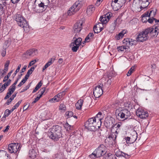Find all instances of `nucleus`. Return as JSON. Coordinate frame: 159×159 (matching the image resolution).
Listing matches in <instances>:
<instances>
[{
	"label": "nucleus",
	"instance_id": "1",
	"mask_svg": "<svg viewBox=\"0 0 159 159\" xmlns=\"http://www.w3.org/2000/svg\"><path fill=\"white\" fill-rule=\"evenodd\" d=\"M159 33V24H156L154 29L149 27L145 29L139 33L137 36V40L140 42H143L147 40L149 38V35L151 37H157Z\"/></svg>",
	"mask_w": 159,
	"mask_h": 159
},
{
	"label": "nucleus",
	"instance_id": "2",
	"mask_svg": "<svg viewBox=\"0 0 159 159\" xmlns=\"http://www.w3.org/2000/svg\"><path fill=\"white\" fill-rule=\"evenodd\" d=\"M112 106L113 107L116 109L115 111V114L118 120H124L130 116V111L126 108L119 107L118 103H115Z\"/></svg>",
	"mask_w": 159,
	"mask_h": 159
},
{
	"label": "nucleus",
	"instance_id": "3",
	"mask_svg": "<svg viewBox=\"0 0 159 159\" xmlns=\"http://www.w3.org/2000/svg\"><path fill=\"white\" fill-rule=\"evenodd\" d=\"M61 127L58 125L53 126L48 132V135L55 141H57L62 135Z\"/></svg>",
	"mask_w": 159,
	"mask_h": 159
},
{
	"label": "nucleus",
	"instance_id": "4",
	"mask_svg": "<svg viewBox=\"0 0 159 159\" xmlns=\"http://www.w3.org/2000/svg\"><path fill=\"white\" fill-rule=\"evenodd\" d=\"M14 18L16 21L17 25L20 27L23 28L25 31H29L30 29L29 24L21 15L16 14L14 15Z\"/></svg>",
	"mask_w": 159,
	"mask_h": 159
},
{
	"label": "nucleus",
	"instance_id": "5",
	"mask_svg": "<svg viewBox=\"0 0 159 159\" xmlns=\"http://www.w3.org/2000/svg\"><path fill=\"white\" fill-rule=\"evenodd\" d=\"M101 122H97L95 118L92 117L89 119L85 124V128L90 131H95L101 126Z\"/></svg>",
	"mask_w": 159,
	"mask_h": 159
},
{
	"label": "nucleus",
	"instance_id": "6",
	"mask_svg": "<svg viewBox=\"0 0 159 159\" xmlns=\"http://www.w3.org/2000/svg\"><path fill=\"white\" fill-rule=\"evenodd\" d=\"M105 80L104 78H102L101 79V81L100 80L98 82V85L95 87L93 90V94L94 96L96 98L100 97L102 94L103 91L105 90L104 85L102 83H101V82H102Z\"/></svg>",
	"mask_w": 159,
	"mask_h": 159
},
{
	"label": "nucleus",
	"instance_id": "7",
	"mask_svg": "<svg viewBox=\"0 0 159 159\" xmlns=\"http://www.w3.org/2000/svg\"><path fill=\"white\" fill-rule=\"evenodd\" d=\"M82 6V0H78L69 8L68 11L69 16L75 14L80 9Z\"/></svg>",
	"mask_w": 159,
	"mask_h": 159
},
{
	"label": "nucleus",
	"instance_id": "8",
	"mask_svg": "<svg viewBox=\"0 0 159 159\" xmlns=\"http://www.w3.org/2000/svg\"><path fill=\"white\" fill-rule=\"evenodd\" d=\"M106 146L104 145L101 144L94 150V153H96L98 157L103 155L105 156L107 153L106 151Z\"/></svg>",
	"mask_w": 159,
	"mask_h": 159
},
{
	"label": "nucleus",
	"instance_id": "9",
	"mask_svg": "<svg viewBox=\"0 0 159 159\" xmlns=\"http://www.w3.org/2000/svg\"><path fill=\"white\" fill-rule=\"evenodd\" d=\"M49 0H35L34 3L39 4L43 11H45L47 8L49 4Z\"/></svg>",
	"mask_w": 159,
	"mask_h": 159
},
{
	"label": "nucleus",
	"instance_id": "10",
	"mask_svg": "<svg viewBox=\"0 0 159 159\" xmlns=\"http://www.w3.org/2000/svg\"><path fill=\"white\" fill-rule=\"evenodd\" d=\"M82 22L81 21L77 22L74 25L73 32L76 34H79L82 29Z\"/></svg>",
	"mask_w": 159,
	"mask_h": 159
},
{
	"label": "nucleus",
	"instance_id": "11",
	"mask_svg": "<svg viewBox=\"0 0 159 159\" xmlns=\"http://www.w3.org/2000/svg\"><path fill=\"white\" fill-rule=\"evenodd\" d=\"M125 2V0H112V2L111 3V6L113 7V8H115V7L117 6V5H118V7L115 8V10H116L120 8L123 5V4Z\"/></svg>",
	"mask_w": 159,
	"mask_h": 159
},
{
	"label": "nucleus",
	"instance_id": "12",
	"mask_svg": "<svg viewBox=\"0 0 159 159\" xmlns=\"http://www.w3.org/2000/svg\"><path fill=\"white\" fill-rule=\"evenodd\" d=\"M137 116L141 119H145L148 116V112L142 108H139L136 110Z\"/></svg>",
	"mask_w": 159,
	"mask_h": 159
},
{
	"label": "nucleus",
	"instance_id": "13",
	"mask_svg": "<svg viewBox=\"0 0 159 159\" xmlns=\"http://www.w3.org/2000/svg\"><path fill=\"white\" fill-rule=\"evenodd\" d=\"M20 146L17 143H11L8 145V150L10 153H15L18 151Z\"/></svg>",
	"mask_w": 159,
	"mask_h": 159
},
{
	"label": "nucleus",
	"instance_id": "14",
	"mask_svg": "<svg viewBox=\"0 0 159 159\" xmlns=\"http://www.w3.org/2000/svg\"><path fill=\"white\" fill-rule=\"evenodd\" d=\"M79 34H76L73 39V41L70 44L71 46L77 45L80 46L81 45L82 39L80 37H79L80 36Z\"/></svg>",
	"mask_w": 159,
	"mask_h": 159
},
{
	"label": "nucleus",
	"instance_id": "15",
	"mask_svg": "<svg viewBox=\"0 0 159 159\" xmlns=\"http://www.w3.org/2000/svg\"><path fill=\"white\" fill-rule=\"evenodd\" d=\"M137 39V38H136ZM138 41L137 39L134 40L131 39L126 38L123 41V43H125L128 46H132L133 45H135Z\"/></svg>",
	"mask_w": 159,
	"mask_h": 159
},
{
	"label": "nucleus",
	"instance_id": "16",
	"mask_svg": "<svg viewBox=\"0 0 159 159\" xmlns=\"http://www.w3.org/2000/svg\"><path fill=\"white\" fill-rule=\"evenodd\" d=\"M115 155L117 157H123L126 159H128L129 158L130 156L129 155L120 151L118 149L115 150Z\"/></svg>",
	"mask_w": 159,
	"mask_h": 159
},
{
	"label": "nucleus",
	"instance_id": "17",
	"mask_svg": "<svg viewBox=\"0 0 159 159\" xmlns=\"http://www.w3.org/2000/svg\"><path fill=\"white\" fill-rule=\"evenodd\" d=\"M103 25L101 23H98L96 25L94 26L93 31L95 33H98L103 29Z\"/></svg>",
	"mask_w": 159,
	"mask_h": 159
},
{
	"label": "nucleus",
	"instance_id": "18",
	"mask_svg": "<svg viewBox=\"0 0 159 159\" xmlns=\"http://www.w3.org/2000/svg\"><path fill=\"white\" fill-rule=\"evenodd\" d=\"M39 4L36 3L34 4L32 6V9L33 11L36 13H40L43 12V11Z\"/></svg>",
	"mask_w": 159,
	"mask_h": 159
},
{
	"label": "nucleus",
	"instance_id": "19",
	"mask_svg": "<svg viewBox=\"0 0 159 159\" xmlns=\"http://www.w3.org/2000/svg\"><path fill=\"white\" fill-rule=\"evenodd\" d=\"M111 134L109 135V136H110V137H111L114 141H116V139L118 132L117 131V129L116 130H115V128H112L111 129Z\"/></svg>",
	"mask_w": 159,
	"mask_h": 159
},
{
	"label": "nucleus",
	"instance_id": "20",
	"mask_svg": "<svg viewBox=\"0 0 159 159\" xmlns=\"http://www.w3.org/2000/svg\"><path fill=\"white\" fill-rule=\"evenodd\" d=\"M105 143H106V145H114L116 143V141H114L113 139L111 137H110L109 136L105 139Z\"/></svg>",
	"mask_w": 159,
	"mask_h": 159
},
{
	"label": "nucleus",
	"instance_id": "21",
	"mask_svg": "<svg viewBox=\"0 0 159 159\" xmlns=\"http://www.w3.org/2000/svg\"><path fill=\"white\" fill-rule=\"evenodd\" d=\"M26 53L28 56L33 57L36 55L38 54V52L37 49L32 48L27 51Z\"/></svg>",
	"mask_w": 159,
	"mask_h": 159
},
{
	"label": "nucleus",
	"instance_id": "22",
	"mask_svg": "<svg viewBox=\"0 0 159 159\" xmlns=\"http://www.w3.org/2000/svg\"><path fill=\"white\" fill-rule=\"evenodd\" d=\"M95 10V8L93 5H89L87 9L86 12L88 15H90L93 13Z\"/></svg>",
	"mask_w": 159,
	"mask_h": 159
},
{
	"label": "nucleus",
	"instance_id": "23",
	"mask_svg": "<svg viewBox=\"0 0 159 159\" xmlns=\"http://www.w3.org/2000/svg\"><path fill=\"white\" fill-rule=\"evenodd\" d=\"M137 139V136H134V139H133L132 137H127L125 138V140L127 143L131 144L134 143Z\"/></svg>",
	"mask_w": 159,
	"mask_h": 159
},
{
	"label": "nucleus",
	"instance_id": "24",
	"mask_svg": "<svg viewBox=\"0 0 159 159\" xmlns=\"http://www.w3.org/2000/svg\"><path fill=\"white\" fill-rule=\"evenodd\" d=\"M103 159H117L115 155L110 153H107Z\"/></svg>",
	"mask_w": 159,
	"mask_h": 159
},
{
	"label": "nucleus",
	"instance_id": "25",
	"mask_svg": "<svg viewBox=\"0 0 159 159\" xmlns=\"http://www.w3.org/2000/svg\"><path fill=\"white\" fill-rule=\"evenodd\" d=\"M102 113L101 112H99L96 115L95 117H93L96 119V121L97 122H99V121L101 122L100 125H101L102 122L101 120L102 119Z\"/></svg>",
	"mask_w": 159,
	"mask_h": 159
},
{
	"label": "nucleus",
	"instance_id": "26",
	"mask_svg": "<svg viewBox=\"0 0 159 159\" xmlns=\"http://www.w3.org/2000/svg\"><path fill=\"white\" fill-rule=\"evenodd\" d=\"M115 121V119L112 117H110L108 119L107 122V124L109 125L108 126H109L111 125L112 127V128H115V126H114Z\"/></svg>",
	"mask_w": 159,
	"mask_h": 159
},
{
	"label": "nucleus",
	"instance_id": "27",
	"mask_svg": "<svg viewBox=\"0 0 159 159\" xmlns=\"http://www.w3.org/2000/svg\"><path fill=\"white\" fill-rule=\"evenodd\" d=\"M100 20L101 22V23L103 24H106L109 21L108 19L106 17V15H105L100 17Z\"/></svg>",
	"mask_w": 159,
	"mask_h": 159
},
{
	"label": "nucleus",
	"instance_id": "28",
	"mask_svg": "<svg viewBox=\"0 0 159 159\" xmlns=\"http://www.w3.org/2000/svg\"><path fill=\"white\" fill-rule=\"evenodd\" d=\"M83 100L81 99L79 100L75 104L76 108L78 110H80L83 103Z\"/></svg>",
	"mask_w": 159,
	"mask_h": 159
},
{
	"label": "nucleus",
	"instance_id": "29",
	"mask_svg": "<svg viewBox=\"0 0 159 159\" xmlns=\"http://www.w3.org/2000/svg\"><path fill=\"white\" fill-rule=\"evenodd\" d=\"M16 85L13 84L11 86H10L8 89V94H11L12 93L14 92L16 88Z\"/></svg>",
	"mask_w": 159,
	"mask_h": 159
},
{
	"label": "nucleus",
	"instance_id": "30",
	"mask_svg": "<svg viewBox=\"0 0 159 159\" xmlns=\"http://www.w3.org/2000/svg\"><path fill=\"white\" fill-rule=\"evenodd\" d=\"M29 157L32 158H35L36 155L35 150L34 149L30 150L29 151Z\"/></svg>",
	"mask_w": 159,
	"mask_h": 159
},
{
	"label": "nucleus",
	"instance_id": "31",
	"mask_svg": "<svg viewBox=\"0 0 159 159\" xmlns=\"http://www.w3.org/2000/svg\"><path fill=\"white\" fill-rule=\"evenodd\" d=\"M157 11V9L155 8H151L149 10L150 16L154 17L156 14V12Z\"/></svg>",
	"mask_w": 159,
	"mask_h": 159
},
{
	"label": "nucleus",
	"instance_id": "32",
	"mask_svg": "<svg viewBox=\"0 0 159 159\" xmlns=\"http://www.w3.org/2000/svg\"><path fill=\"white\" fill-rule=\"evenodd\" d=\"M12 111H11V110H9L8 109H7L4 112V115L3 117L1 118L2 120H5V119L6 117L8 116L10 114V113Z\"/></svg>",
	"mask_w": 159,
	"mask_h": 159
},
{
	"label": "nucleus",
	"instance_id": "33",
	"mask_svg": "<svg viewBox=\"0 0 159 159\" xmlns=\"http://www.w3.org/2000/svg\"><path fill=\"white\" fill-rule=\"evenodd\" d=\"M42 83L40 81L36 85L35 89L33 90L32 93H34L37 91L42 86Z\"/></svg>",
	"mask_w": 159,
	"mask_h": 159
},
{
	"label": "nucleus",
	"instance_id": "34",
	"mask_svg": "<svg viewBox=\"0 0 159 159\" xmlns=\"http://www.w3.org/2000/svg\"><path fill=\"white\" fill-rule=\"evenodd\" d=\"M22 100H21L20 101H19L18 102L16 103L14 106L11 109V111H14V110L17 107H18L19 105H20V104L21 103Z\"/></svg>",
	"mask_w": 159,
	"mask_h": 159
},
{
	"label": "nucleus",
	"instance_id": "35",
	"mask_svg": "<svg viewBox=\"0 0 159 159\" xmlns=\"http://www.w3.org/2000/svg\"><path fill=\"white\" fill-rule=\"evenodd\" d=\"M10 41H9V40L6 41L3 44V49H6L10 45Z\"/></svg>",
	"mask_w": 159,
	"mask_h": 159
},
{
	"label": "nucleus",
	"instance_id": "36",
	"mask_svg": "<svg viewBox=\"0 0 159 159\" xmlns=\"http://www.w3.org/2000/svg\"><path fill=\"white\" fill-rule=\"evenodd\" d=\"M10 64V61L9 60H7L6 61V63L4 65V68L3 70L4 71H5L7 72L8 69V66Z\"/></svg>",
	"mask_w": 159,
	"mask_h": 159
},
{
	"label": "nucleus",
	"instance_id": "37",
	"mask_svg": "<svg viewBox=\"0 0 159 159\" xmlns=\"http://www.w3.org/2000/svg\"><path fill=\"white\" fill-rule=\"evenodd\" d=\"M6 2H3V4H0V13H2L4 11V7L5 6Z\"/></svg>",
	"mask_w": 159,
	"mask_h": 159
},
{
	"label": "nucleus",
	"instance_id": "38",
	"mask_svg": "<svg viewBox=\"0 0 159 159\" xmlns=\"http://www.w3.org/2000/svg\"><path fill=\"white\" fill-rule=\"evenodd\" d=\"M36 66H35V67L34 66L31 67L28 70L26 74L30 75L32 73V72L34 70L35 68L36 67Z\"/></svg>",
	"mask_w": 159,
	"mask_h": 159
},
{
	"label": "nucleus",
	"instance_id": "39",
	"mask_svg": "<svg viewBox=\"0 0 159 159\" xmlns=\"http://www.w3.org/2000/svg\"><path fill=\"white\" fill-rule=\"evenodd\" d=\"M60 101V99L58 98L56 96L50 99L49 101L52 102H58Z\"/></svg>",
	"mask_w": 159,
	"mask_h": 159
},
{
	"label": "nucleus",
	"instance_id": "40",
	"mask_svg": "<svg viewBox=\"0 0 159 159\" xmlns=\"http://www.w3.org/2000/svg\"><path fill=\"white\" fill-rule=\"evenodd\" d=\"M122 33H120L118 34H116L115 37V39L117 40H119L120 39L122 38L123 37Z\"/></svg>",
	"mask_w": 159,
	"mask_h": 159
},
{
	"label": "nucleus",
	"instance_id": "41",
	"mask_svg": "<svg viewBox=\"0 0 159 159\" xmlns=\"http://www.w3.org/2000/svg\"><path fill=\"white\" fill-rule=\"evenodd\" d=\"M89 157L91 158H95L98 157L96 153H94V151L91 154L89 155Z\"/></svg>",
	"mask_w": 159,
	"mask_h": 159
},
{
	"label": "nucleus",
	"instance_id": "42",
	"mask_svg": "<svg viewBox=\"0 0 159 159\" xmlns=\"http://www.w3.org/2000/svg\"><path fill=\"white\" fill-rule=\"evenodd\" d=\"M126 46H119L118 47H117V49H118V51H124V49H126Z\"/></svg>",
	"mask_w": 159,
	"mask_h": 159
},
{
	"label": "nucleus",
	"instance_id": "43",
	"mask_svg": "<svg viewBox=\"0 0 159 159\" xmlns=\"http://www.w3.org/2000/svg\"><path fill=\"white\" fill-rule=\"evenodd\" d=\"M64 126L67 131H69L70 129V125L67 123L65 124Z\"/></svg>",
	"mask_w": 159,
	"mask_h": 159
},
{
	"label": "nucleus",
	"instance_id": "44",
	"mask_svg": "<svg viewBox=\"0 0 159 159\" xmlns=\"http://www.w3.org/2000/svg\"><path fill=\"white\" fill-rule=\"evenodd\" d=\"M59 109L63 111H65L66 109V106L64 104H60Z\"/></svg>",
	"mask_w": 159,
	"mask_h": 159
},
{
	"label": "nucleus",
	"instance_id": "45",
	"mask_svg": "<svg viewBox=\"0 0 159 159\" xmlns=\"http://www.w3.org/2000/svg\"><path fill=\"white\" fill-rule=\"evenodd\" d=\"M73 47L72 48V50L74 52H76L78 50L80 46L75 45V46H73Z\"/></svg>",
	"mask_w": 159,
	"mask_h": 159
},
{
	"label": "nucleus",
	"instance_id": "46",
	"mask_svg": "<svg viewBox=\"0 0 159 159\" xmlns=\"http://www.w3.org/2000/svg\"><path fill=\"white\" fill-rule=\"evenodd\" d=\"M45 88H42L39 91V92L40 93V94L38 95L39 96H41V97L42 96V95L44 92L45 91Z\"/></svg>",
	"mask_w": 159,
	"mask_h": 159
},
{
	"label": "nucleus",
	"instance_id": "47",
	"mask_svg": "<svg viewBox=\"0 0 159 159\" xmlns=\"http://www.w3.org/2000/svg\"><path fill=\"white\" fill-rule=\"evenodd\" d=\"M21 67V64H20L18 65L16 70L15 71V72L13 74L14 76H15L16 75L17 73L19 71V70H20Z\"/></svg>",
	"mask_w": 159,
	"mask_h": 159
},
{
	"label": "nucleus",
	"instance_id": "48",
	"mask_svg": "<svg viewBox=\"0 0 159 159\" xmlns=\"http://www.w3.org/2000/svg\"><path fill=\"white\" fill-rule=\"evenodd\" d=\"M66 115L67 116H68L69 117H70L72 116L73 115V112L71 111H67L66 112Z\"/></svg>",
	"mask_w": 159,
	"mask_h": 159
},
{
	"label": "nucleus",
	"instance_id": "49",
	"mask_svg": "<svg viewBox=\"0 0 159 159\" xmlns=\"http://www.w3.org/2000/svg\"><path fill=\"white\" fill-rule=\"evenodd\" d=\"M142 16H144L146 17H150L149 11H147L146 12L143 14Z\"/></svg>",
	"mask_w": 159,
	"mask_h": 159
},
{
	"label": "nucleus",
	"instance_id": "50",
	"mask_svg": "<svg viewBox=\"0 0 159 159\" xmlns=\"http://www.w3.org/2000/svg\"><path fill=\"white\" fill-rule=\"evenodd\" d=\"M41 96H38L34 100L32 103V104L33 105L34 103H36L37 101H38L40 98H41Z\"/></svg>",
	"mask_w": 159,
	"mask_h": 159
},
{
	"label": "nucleus",
	"instance_id": "51",
	"mask_svg": "<svg viewBox=\"0 0 159 159\" xmlns=\"http://www.w3.org/2000/svg\"><path fill=\"white\" fill-rule=\"evenodd\" d=\"M52 58H51L50 59L49 61L46 63L45 65L48 67L52 63Z\"/></svg>",
	"mask_w": 159,
	"mask_h": 159
},
{
	"label": "nucleus",
	"instance_id": "52",
	"mask_svg": "<svg viewBox=\"0 0 159 159\" xmlns=\"http://www.w3.org/2000/svg\"><path fill=\"white\" fill-rule=\"evenodd\" d=\"M105 15H106V17L107 18V19H108L109 20L110 17L112 15V13L110 12H108L106 14H105Z\"/></svg>",
	"mask_w": 159,
	"mask_h": 159
},
{
	"label": "nucleus",
	"instance_id": "53",
	"mask_svg": "<svg viewBox=\"0 0 159 159\" xmlns=\"http://www.w3.org/2000/svg\"><path fill=\"white\" fill-rule=\"evenodd\" d=\"M121 125V124L120 123H119L118 124H116L114 125V126H116V127H115V128L116 129V130L117 129V130L118 129H119Z\"/></svg>",
	"mask_w": 159,
	"mask_h": 159
},
{
	"label": "nucleus",
	"instance_id": "54",
	"mask_svg": "<svg viewBox=\"0 0 159 159\" xmlns=\"http://www.w3.org/2000/svg\"><path fill=\"white\" fill-rule=\"evenodd\" d=\"M134 70V69H132L131 68L128 71V72L127 73L126 75L127 76H130L131 74L133 72Z\"/></svg>",
	"mask_w": 159,
	"mask_h": 159
},
{
	"label": "nucleus",
	"instance_id": "55",
	"mask_svg": "<svg viewBox=\"0 0 159 159\" xmlns=\"http://www.w3.org/2000/svg\"><path fill=\"white\" fill-rule=\"evenodd\" d=\"M155 18L153 17H152L151 18H148L147 20V21L150 23H152L154 20H155Z\"/></svg>",
	"mask_w": 159,
	"mask_h": 159
},
{
	"label": "nucleus",
	"instance_id": "56",
	"mask_svg": "<svg viewBox=\"0 0 159 159\" xmlns=\"http://www.w3.org/2000/svg\"><path fill=\"white\" fill-rule=\"evenodd\" d=\"M22 75L23 74H21L20 75H19L18 77V78L16 79V81L13 84L16 85L17 84L18 80L21 78V76H22Z\"/></svg>",
	"mask_w": 159,
	"mask_h": 159
},
{
	"label": "nucleus",
	"instance_id": "57",
	"mask_svg": "<svg viewBox=\"0 0 159 159\" xmlns=\"http://www.w3.org/2000/svg\"><path fill=\"white\" fill-rule=\"evenodd\" d=\"M56 96H57V97L58 98H59V99H60V98L62 97V93H58L57 95H56Z\"/></svg>",
	"mask_w": 159,
	"mask_h": 159
},
{
	"label": "nucleus",
	"instance_id": "58",
	"mask_svg": "<svg viewBox=\"0 0 159 159\" xmlns=\"http://www.w3.org/2000/svg\"><path fill=\"white\" fill-rule=\"evenodd\" d=\"M11 82V80L9 79L7 82H6L4 84H5L6 86H8L10 84Z\"/></svg>",
	"mask_w": 159,
	"mask_h": 159
},
{
	"label": "nucleus",
	"instance_id": "59",
	"mask_svg": "<svg viewBox=\"0 0 159 159\" xmlns=\"http://www.w3.org/2000/svg\"><path fill=\"white\" fill-rule=\"evenodd\" d=\"M141 16L142 17V22H146L147 21V19L146 17L142 16Z\"/></svg>",
	"mask_w": 159,
	"mask_h": 159
},
{
	"label": "nucleus",
	"instance_id": "60",
	"mask_svg": "<svg viewBox=\"0 0 159 159\" xmlns=\"http://www.w3.org/2000/svg\"><path fill=\"white\" fill-rule=\"evenodd\" d=\"M39 60L38 59H36L34 60H33L30 61V63L32 65L35 64L36 62L38 61Z\"/></svg>",
	"mask_w": 159,
	"mask_h": 159
},
{
	"label": "nucleus",
	"instance_id": "61",
	"mask_svg": "<svg viewBox=\"0 0 159 159\" xmlns=\"http://www.w3.org/2000/svg\"><path fill=\"white\" fill-rule=\"evenodd\" d=\"M30 87V85H28L26 86L25 88L22 89V90L21 91V92H23L26 91L27 89H28Z\"/></svg>",
	"mask_w": 159,
	"mask_h": 159
},
{
	"label": "nucleus",
	"instance_id": "62",
	"mask_svg": "<svg viewBox=\"0 0 159 159\" xmlns=\"http://www.w3.org/2000/svg\"><path fill=\"white\" fill-rule=\"evenodd\" d=\"M11 94H8V92H7V93L6 96L4 98V99L6 100L8 99V98H9V97L11 96Z\"/></svg>",
	"mask_w": 159,
	"mask_h": 159
},
{
	"label": "nucleus",
	"instance_id": "63",
	"mask_svg": "<svg viewBox=\"0 0 159 159\" xmlns=\"http://www.w3.org/2000/svg\"><path fill=\"white\" fill-rule=\"evenodd\" d=\"M5 89H6L5 88V87L2 85L0 89V93L2 92Z\"/></svg>",
	"mask_w": 159,
	"mask_h": 159
},
{
	"label": "nucleus",
	"instance_id": "64",
	"mask_svg": "<svg viewBox=\"0 0 159 159\" xmlns=\"http://www.w3.org/2000/svg\"><path fill=\"white\" fill-rule=\"evenodd\" d=\"M5 49H4L3 50L2 52V55L3 57H4L6 54V51Z\"/></svg>",
	"mask_w": 159,
	"mask_h": 159
}]
</instances>
